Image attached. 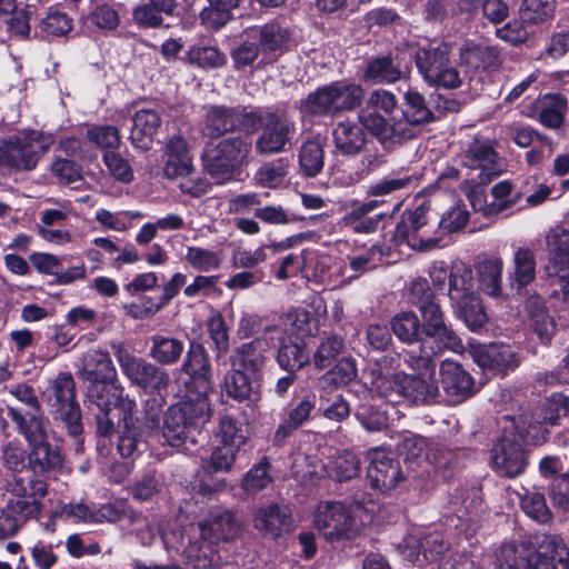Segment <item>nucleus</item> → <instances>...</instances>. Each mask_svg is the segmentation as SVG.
I'll use <instances>...</instances> for the list:
<instances>
[{
    "label": "nucleus",
    "instance_id": "1",
    "mask_svg": "<svg viewBox=\"0 0 569 569\" xmlns=\"http://www.w3.org/2000/svg\"><path fill=\"white\" fill-rule=\"evenodd\" d=\"M3 490L9 498L0 508V537L14 535L29 519L37 518L42 508V499L48 493V483L31 475L10 473L4 479Z\"/></svg>",
    "mask_w": 569,
    "mask_h": 569
},
{
    "label": "nucleus",
    "instance_id": "2",
    "mask_svg": "<svg viewBox=\"0 0 569 569\" xmlns=\"http://www.w3.org/2000/svg\"><path fill=\"white\" fill-rule=\"evenodd\" d=\"M420 326L422 330L421 345H416L409 351V361L422 367L431 363L432 357H437L445 349L457 351L462 348L461 339L450 325L445 321V313L437 301L422 305Z\"/></svg>",
    "mask_w": 569,
    "mask_h": 569
},
{
    "label": "nucleus",
    "instance_id": "3",
    "mask_svg": "<svg viewBox=\"0 0 569 569\" xmlns=\"http://www.w3.org/2000/svg\"><path fill=\"white\" fill-rule=\"evenodd\" d=\"M211 409L206 397L188 399L170 406L163 412L161 435L164 443L180 449L188 441L194 442L193 432L210 419Z\"/></svg>",
    "mask_w": 569,
    "mask_h": 569
},
{
    "label": "nucleus",
    "instance_id": "4",
    "mask_svg": "<svg viewBox=\"0 0 569 569\" xmlns=\"http://www.w3.org/2000/svg\"><path fill=\"white\" fill-rule=\"evenodd\" d=\"M365 90L361 84L339 80L317 88L300 101L303 114L316 117H337L361 106Z\"/></svg>",
    "mask_w": 569,
    "mask_h": 569
},
{
    "label": "nucleus",
    "instance_id": "5",
    "mask_svg": "<svg viewBox=\"0 0 569 569\" xmlns=\"http://www.w3.org/2000/svg\"><path fill=\"white\" fill-rule=\"evenodd\" d=\"M114 381L89 382L86 387L84 402L96 418L97 435L104 438L111 437L116 431L111 411L118 408L122 415H130L134 412L137 406L136 401L130 399L124 389Z\"/></svg>",
    "mask_w": 569,
    "mask_h": 569
},
{
    "label": "nucleus",
    "instance_id": "6",
    "mask_svg": "<svg viewBox=\"0 0 569 569\" xmlns=\"http://www.w3.org/2000/svg\"><path fill=\"white\" fill-rule=\"evenodd\" d=\"M252 141L248 137L234 136L208 146L203 152V168L218 183L237 179L248 163Z\"/></svg>",
    "mask_w": 569,
    "mask_h": 569
},
{
    "label": "nucleus",
    "instance_id": "7",
    "mask_svg": "<svg viewBox=\"0 0 569 569\" xmlns=\"http://www.w3.org/2000/svg\"><path fill=\"white\" fill-rule=\"evenodd\" d=\"M451 52L450 42L437 40L415 50L412 58L416 67L429 87L446 90H456L461 87L462 79L451 61Z\"/></svg>",
    "mask_w": 569,
    "mask_h": 569
},
{
    "label": "nucleus",
    "instance_id": "8",
    "mask_svg": "<svg viewBox=\"0 0 569 569\" xmlns=\"http://www.w3.org/2000/svg\"><path fill=\"white\" fill-rule=\"evenodd\" d=\"M462 163L479 171L476 178L466 180L462 187L472 207L476 208L475 198L482 192V187L506 171L507 163L496 151L495 141L481 137L468 143L462 152Z\"/></svg>",
    "mask_w": 569,
    "mask_h": 569
},
{
    "label": "nucleus",
    "instance_id": "9",
    "mask_svg": "<svg viewBox=\"0 0 569 569\" xmlns=\"http://www.w3.org/2000/svg\"><path fill=\"white\" fill-rule=\"evenodd\" d=\"M52 396L49 398V407L52 419L67 430V433L76 440V452H82L83 432L80 406L76 399V381L70 372H59L51 381Z\"/></svg>",
    "mask_w": 569,
    "mask_h": 569
},
{
    "label": "nucleus",
    "instance_id": "10",
    "mask_svg": "<svg viewBox=\"0 0 569 569\" xmlns=\"http://www.w3.org/2000/svg\"><path fill=\"white\" fill-rule=\"evenodd\" d=\"M312 525L332 548H343L360 535L351 511L339 501H321L312 515Z\"/></svg>",
    "mask_w": 569,
    "mask_h": 569
},
{
    "label": "nucleus",
    "instance_id": "11",
    "mask_svg": "<svg viewBox=\"0 0 569 569\" xmlns=\"http://www.w3.org/2000/svg\"><path fill=\"white\" fill-rule=\"evenodd\" d=\"M54 143L51 133L30 130L11 136L0 143L3 166L16 171H31Z\"/></svg>",
    "mask_w": 569,
    "mask_h": 569
},
{
    "label": "nucleus",
    "instance_id": "12",
    "mask_svg": "<svg viewBox=\"0 0 569 569\" xmlns=\"http://www.w3.org/2000/svg\"><path fill=\"white\" fill-rule=\"evenodd\" d=\"M430 202H422L411 211H406L397 223L393 238L407 243L415 250H429L438 246L441 237L436 226L429 218Z\"/></svg>",
    "mask_w": 569,
    "mask_h": 569
},
{
    "label": "nucleus",
    "instance_id": "13",
    "mask_svg": "<svg viewBox=\"0 0 569 569\" xmlns=\"http://www.w3.org/2000/svg\"><path fill=\"white\" fill-rule=\"evenodd\" d=\"M123 375L132 385L152 392L166 390L170 383L169 373L158 363L149 362L143 358L133 356L122 343H112Z\"/></svg>",
    "mask_w": 569,
    "mask_h": 569
},
{
    "label": "nucleus",
    "instance_id": "14",
    "mask_svg": "<svg viewBox=\"0 0 569 569\" xmlns=\"http://www.w3.org/2000/svg\"><path fill=\"white\" fill-rule=\"evenodd\" d=\"M496 471L505 477L521 475L528 465L527 452L513 435L502 436L491 449Z\"/></svg>",
    "mask_w": 569,
    "mask_h": 569
},
{
    "label": "nucleus",
    "instance_id": "15",
    "mask_svg": "<svg viewBox=\"0 0 569 569\" xmlns=\"http://www.w3.org/2000/svg\"><path fill=\"white\" fill-rule=\"evenodd\" d=\"M295 134V123L276 112L262 128L256 141V151L264 157L286 151L290 148Z\"/></svg>",
    "mask_w": 569,
    "mask_h": 569
},
{
    "label": "nucleus",
    "instance_id": "16",
    "mask_svg": "<svg viewBox=\"0 0 569 569\" xmlns=\"http://www.w3.org/2000/svg\"><path fill=\"white\" fill-rule=\"evenodd\" d=\"M200 537L210 543L232 541L241 536L242 521L230 510L216 509L199 523Z\"/></svg>",
    "mask_w": 569,
    "mask_h": 569
},
{
    "label": "nucleus",
    "instance_id": "17",
    "mask_svg": "<svg viewBox=\"0 0 569 569\" xmlns=\"http://www.w3.org/2000/svg\"><path fill=\"white\" fill-rule=\"evenodd\" d=\"M437 357H432V365L429 368L416 369L408 367L415 375L405 372L403 399L413 403H429L437 400L439 386L436 379Z\"/></svg>",
    "mask_w": 569,
    "mask_h": 569
},
{
    "label": "nucleus",
    "instance_id": "18",
    "mask_svg": "<svg viewBox=\"0 0 569 569\" xmlns=\"http://www.w3.org/2000/svg\"><path fill=\"white\" fill-rule=\"evenodd\" d=\"M367 477L372 488L386 492L392 490L402 480L399 460L388 456L383 450L373 449L368 453Z\"/></svg>",
    "mask_w": 569,
    "mask_h": 569
},
{
    "label": "nucleus",
    "instance_id": "19",
    "mask_svg": "<svg viewBox=\"0 0 569 569\" xmlns=\"http://www.w3.org/2000/svg\"><path fill=\"white\" fill-rule=\"evenodd\" d=\"M409 72V67L401 63L400 56L389 52L385 56L369 58L362 79L373 84H393L406 79Z\"/></svg>",
    "mask_w": 569,
    "mask_h": 569
},
{
    "label": "nucleus",
    "instance_id": "20",
    "mask_svg": "<svg viewBox=\"0 0 569 569\" xmlns=\"http://www.w3.org/2000/svg\"><path fill=\"white\" fill-rule=\"evenodd\" d=\"M246 34L256 40L261 53L273 56L286 52L291 38L290 30L276 20L249 27L246 29Z\"/></svg>",
    "mask_w": 569,
    "mask_h": 569
},
{
    "label": "nucleus",
    "instance_id": "21",
    "mask_svg": "<svg viewBox=\"0 0 569 569\" xmlns=\"http://www.w3.org/2000/svg\"><path fill=\"white\" fill-rule=\"evenodd\" d=\"M269 342L264 337H258L249 342L241 343L236 347L230 355V365L242 371L254 375L259 378L262 376V369L267 361V352Z\"/></svg>",
    "mask_w": 569,
    "mask_h": 569
},
{
    "label": "nucleus",
    "instance_id": "22",
    "mask_svg": "<svg viewBox=\"0 0 569 569\" xmlns=\"http://www.w3.org/2000/svg\"><path fill=\"white\" fill-rule=\"evenodd\" d=\"M473 359L483 370L506 376L519 366L517 353L510 346L492 343L473 351Z\"/></svg>",
    "mask_w": 569,
    "mask_h": 569
},
{
    "label": "nucleus",
    "instance_id": "23",
    "mask_svg": "<svg viewBox=\"0 0 569 569\" xmlns=\"http://www.w3.org/2000/svg\"><path fill=\"white\" fill-rule=\"evenodd\" d=\"M440 377L443 391L453 402H461L475 393L473 378L456 361H442Z\"/></svg>",
    "mask_w": 569,
    "mask_h": 569
},
{
    "label": "nucleus",
    "instance_id": "24",
    "mask_svg": "<svg viewBox=\"0 0 569 569\" xmlns=\"http://www.w3.org/2000/svg\"><path fill=\"white\" fill-rule=\"evenodd\" d=\"M390 329L393 335L406 345V348L402 351L403 362L407 367H413L416 369L429 368L431 363H427V366L422 367V365L418 367L416 363H411L409 361V351L416 345H421L422 341V330L420 326V319L413 311H402L397 313L390 321Z\"/></svg>",
    "mask_w": 569,
    "mask_h": 569
},
{
    "label": "nucleus",
    "instance_id": "25",
    "mask_svg": "<svg viewBox=\"0 0 569 569\" xmlns=\"http://www.w3.org/2000/svg\"><path fill=\"white\" fill-rule=\"evenodd\" d=\"M7 416L14 422L17 431L24 437L28 447L49 439V420L42 410L23 413L14 407L7 406Z\"/></svg>",
    "mask_w": 569,
    "mask_h": 569
},
{
    "label": "nucleus",
    "instance_id": "26",
    "mask_svg": "<svg viewBox=\"0 0 569 569\" xmlns=\"http://www.w3.org/2000/svg\"><path fill=\"white\" fill-rule=\"evenodd\" d=\"M291 523V511L284 505L271 502L260 506L253 517V527L264 537L279 538Z\"/></svg>",
    "mask_w": 569,
    "mask_h": 569
},
{
    "label": "nucleus",
    "instance_id": "27",
    "mask_svg": "<svg viewBox=\"0 0 569 569\" xmlns=\"http://www.w3.org/2000/svg\"><path fill=\"white\" fill-rule=\"evenodd\" d=\"M448 277V297L450 303L459 302L463 298L475 293L472 270L467 264L459 262L451 266L449 273L443 267L431 273L433 282H442Z\"/></svg>",
    "mask_w": 569,
    "mask_h": 569
},
{
    "label": "nucleus",
    "instance_id": "28",
    "mask_svg": "<svg viewBox=\"0 0 569 569\" xmlns=\"http://www.w3.org/2000/svg\"><path fill=\"white\" fill-rule=\"evenodd\" d=\"M540 541L536 548L530 542L505 543L500 547L497 560L500 569H538Z\"/></svg>",
    "mask_w": 569,
    "mask_h": 569
},
{
    "label": "nucleus",
    "instance_id": "29",
    "mask_svg": "<svg viewBox=\"0 0 569 569\" xmlns=\"http://www.w3.org/2000/svg\"><path fill=\"white\" fill-rule=\"evenodd\" d=\"M332 137L336 150L343 157H357L368 144L366 131L358 122L349 119L337 123Z\"/></svg>",
    "mask_w": 569,
    "mask_h": 569
},
{
    "label": "nucleus",
    "instance_id": "30",
    "mask_svg": "<svg viewBox=\"0 0 569 569\" xmlns=\"http://www.w3.org/2000/svg\"><path fill=\"white\" fill-rule=\"evenodd\" d=\"M81 378L87 382H101L117 379V369L108 351L88 349L81 359Z\"/></svg>",
    "mask_w": 569,
    "mask_h": 569
},
{
    "label": "nucleus",
    "instance_id": "31",
    "mask_svg": "<svg viewBox=\"0 0 569 569\" xmlns=\"http://www.w3.org/2000/svg\"><path fill=\"white\" fill-rule=\"evenodd\" d=\"M459 63L472 70H489L501 63V53L496 46L469 40L459 49Z\"/></svg>",
    "mask_w": 569,
    "mask_h": 569
},
{
    "label": "nucleus",
    "instance_id": "32",
    "mask_svg": "<svg viewBox=\"0 0 569 569\" xmlns=\"http://www.w3.org/2000/svg\"><path fill=\"white\" fill-rule=\"evenodd\" d=\"M123 426L119 433L117 449L123 458H133L147 447L149 430L133 413L123 415Z\"/></svg>",
    "mask_w": 569,
    "mask_h": 569
},
{
    "label": "nucleus",
    "instance_id": "33",
    "mask_svg": "<svg viewBox=\"0 0 569 569\" xmlns=\"http://www.w3.org/2000/svg\"><path fill=\"white\" fill-rule=\"evenodd\" d=\"M239 107L214 104L207 110L202 132L208 138L218 139L236 131L239 128Z\"/></svg>",
    "mask_w": 569,
    "mask_h": 569
},
{
    "label": "nucleus",
    "instance_id": "34",
    "mask_svg": "<svg viewBox=\"0 0 569 569\" xmlns=\"http://www.w3.org/2000/svg\"><path fill=\"white\" fill-rule=\"evenodd\" d=\"M132 122L130 132L132 146L143 151L151 149L154 136L161 124L159 112L153 109H140L134 113Z\"/></svg>",
    "mask_w": 569,
    "mask_h": 569
},
{
    "label": "nucleus",
    "instance_id": "35",
    "mask_svg": "<svg viewBox=\"0 0 569 569\" xmlns=\"http://www.w3.org/2000/svg\"><path fill=\"white\" fill-rule=\"evenodd\" d=\"M526 309L530 329L542 345H548L557 331L555 318L549 313L540 297L529 298Z\"/></svg>",
    "mask_w": 569,
    "mask_h": 569
},
{
    "label": "nucleus",
    "instance_id": "36",
    "mask_svg": "<svg viewBox=\"0 0 569 569\" xmlns=\"http://www.w3.org/2000/svg\"><path fill=\"white\" fill-rule=\"evenodd\" d=\"M186 351L184 342L173 336L156 333L150 337V358L161 366L178 363Z\"/></svg>",
    "mask_w": 569,
    "mask_h": 569
},
{
    "label": "nucleus",
    "instance_id": "37",
    "mask_svg": "<svg viewBox=\"0 0 569 569\" xmlns=\"http://www.w3.org/2000/svg\"><path fill=\"white\" fill-rule=\"evenodd\" d=\"M538 569H569V550L562 538L545 535L540 540Z\"/></svg>",
    "mask_w": 569,
    "mask_h": 569
},
{
    "label": "nucleus",
    "instance_id": "38",
    "mask_svg": "<svg viewBox=\"0 0 569 569\" xmlns=\"http://www.w3.org/2000/svg\"><path fill=\"white\" fill-rule=\"evenodd\" d=\"M502 270L503 261L500 257H488L477 263L479 287L486 295L493 298L503 296Z\"/></svg>",
    "mask_w": 569,
    "mask_h": 569
},
{
    "label": "nucleus",
    "instance_id": "39",
    "mask_svg": "<svg viewBox=\"0 0 569 569\" xmlns=\"http://www.w3.org/2000/svg\"><path fill=\"white\" fill-rule=\"evenodd\" d=\"M535 279L536 258L533 251L528 248H518L513 253L512 269L508 274L510 287L520 292Z\"/></svg>",
    "mask_w": 569,
    "mask_h": 569
},
{
    "label": "nucleus",
    "instance_id": "40",
    "mask_svg": "<svg viewBox=\"0 0 569 569\" xmlns=\"http://www.w3.org/2000/svg\"><path fill=\"white\" fill-rule=\"evenodd\" d=\"M277 352L278 366L287 372H298L310 361L309 352L299 339L280 338Z\"/></svg>",
    "mask_w": 569,
    "mask_h": 569
},
{
    "label": "nucleus",
    "instance_id": "41",
    "mask_svg": "<svg viewBox=\"0 0 569 569\" xmlns=\"http://www.w3.org/2000/svg\"><path fill=\"white\" fill-rule=\"evenodd\" d=\"M29 467L34 473L60 469L63 463L60 449L50 443L49 439L29 447Z\"/></svg>",
    "mask_w": 569,
    "mask_h": 569
},
{
    "label": "nucleus",
    "instance_id": "42",
    "mask_svg": "<svg viewBox=\"0 0 569 569\" xmlns=\"http://www.w3.org/2000/svg\"><path fill=\"white\" fill-rule=\"evenodd\" d=\"M181 365V371L194 380L211 382V363L206 348L198 342H191Z\"/></svg>",
    "mask_w": 569,
    "mask_h": 569
},
{
    "label": "nucleus",
    "instance_id": "43",
    "mask_svg": "<svg viewBox=\"0 0 569 569\" xmlns=\"http://www.w3.org/2000/svg\"><path fill=\"white\" fill-rule=\"evenodd\" d=\"M260 379L247 371L231 367L224 376L223 389L228 397L242 402L250 400L257 393L256 387Z\"/></svg>",
    "mask_w": 569,
    "mask_h": 569
},
{
    "label": "nucleus",
    "instance_id": "44",
    "mask_svg": "<svg viewBox=\"0 0 569 569\" xmlns=\"http://www.w3.org/2000/svg\"><path fill=\"white\" fill-rule=\"evenodd\" d=\"M371 391L389 402H399L403 399L405 372L399 371L392 375L382 373L381 369L371 371Z\"/></svg>",
    "mask_w": 569,
    "mask_h": 569
},
{
    "label": "nucleus",
    "instance_id": "45",
    "mask_svg": "<svg viewBox=\"0 0 569 569\" xmlns=\"http://www.w3.org/2000/svg\"><path fill=\"white\" fill-rule=\"evenodd\" d=\"M513 186L509 180H502L496 183L490 192L493 197L495 201L482 206L480 198L483 194V191L479 193L475 200H476V208L475 210H482L486 216L491 214H498L512 206H515L519 199L520 193L512 194Z\"/></svg>",
    "mask_w": 569,
    "mask_h": 569
},
{
    "label": "nucleus",
    "instance_id": "46",
    "mask_svg": "<svg viewBox=\"0 0 569 569\" xmlns=\"http://www.w3.org/2000/svg\"><path fill=\"white\" fill-rule=\"evenodd\" d=\"M453 313L461 319L471 331H477L487 321V315L479 296L475 292L459 302L451 305Z\"/></svg>",
    "mask_w": 569,
    "mask_h": 569
},
{
    "label": "nucleus",
    "instance_id": "47",
    "mask_svg": "<svg viewBox=\"0 0 569 569\" xmlns=\"http://www.w3.org/2000/svg\"><path fill=\"white\" fill-rule=\"evenodd\" d=\"M401 113L408 117L411 122L422 127L436 120L433 111L428 107L425 97L417 90L409 89L403 94Z\"/></svg>",
    "mask_w": 569,
    "mask_h": 569
},
{
    "label": "nucleus",
    "instance_id": "48",
    "mask_svg": "<svg viewBox=\"0 0 569 569\" xmlns=\"http://www.w3.org/2000/svg\"><path fill=\"white\" fill-rule=\"evenodd\" d=\"M326 475L337 481H348L360 471V459L351 451L337 452L326 467Z\"/></svg>",
    "mask_w": 569,
    "mask_h": 569
},
{
    "label": "nucleus",
    "instance_id": "49",
    "mask_svg": "<svg viewBox=\"0 0 569 569\" xmlns=\"http://www.w3.org/2000/svg\"><path fill=\"white\" fill-rule=\"evenodd\" d=\"M567 109L566 97L560 93L546 94L540 103L539 120L545 127L557 129L563 123Z\"/></svg>",
    "mask_w": 569,
    "mask_h": 569
},
{
    "label": "nucleus",
    "instance_id": "50",
    "mask_svg": "<svg viewBox=\"0 0 569 569\" xmlns=\"http://www.w3.org/2000/svg\"><path fill=\"white\" fill-rule=\"evenodd\" d=\"M549 246V261L556 271H569V231L556 229L547 238Z\"/></svg>",
    "mask_w": 569,
    "mask_h": 569
},
{
    "label": "nucleus",
    "instance_id": "51",
    "mask_svg": "<svg viewBox=\"0 0 569 569\" xmlns=\"http://www.w3.org/2000/svg\"><path fill=\"white\" fill-rule=\"evenodd\" d=\"M241 0H208L209 7L200 12L203 24L211 29H220L232 19V11Z\"/></svg>",
    "mask_w": 569,
    "mask_h": 569
},
{
    "label": "nucleus",
    "instance_id": "52",
    "mask_svg": "<svg viewBox=\"0 0 569 569\" xmlns=\"http://www.w3.org/2000/svg\"><path fill=\"white\" fill-rule=\"evenodd\" d=\"M346 352V343L341 336L330 335L322 339L313 353V362L318 369L332 366Z\"/></svg>",
    "mask_w": 569,
    "mask_h": 569
},
{
    "label": "nucleus",
    "instance_id": "53",
    "mask_svg": "<svg viewBox=\"0 0 569 569\" xmlns=\"http://www.w3.org/2000/svg\"><path fill=\"white\" fill-rule=\"evenodd\" d=\"M555 0H523L519 9L522 24L533 26L548 21L555 13Z\"/></svg>",
    "mask_w": 569,
    "mask_h": 569
},
{
    "label": "nucleus",
    "instance_id": "54",
    "mask_svg": "<svg viewBox=\"0 0 569 569\" xmlns=\"http://www.w3.org/2000/svg\"><path fill=\"white\" fill-rule=\"evenodd\" d=\"M299 164L307 177H316L321 172L325 164V152L320 141L308 140L301 146Z\"/></svg>",
    "mask_w": 569,
    "mask_h": 569
},
{
    "label": "nucleus",
    "instance_id": "55",
    "mask_svg": "<svg viewBox=\"0 0 569 569\" xmlns=\"http://www.w3.org/2000/svg\"><path fill=\"white\" fill-rule=\"evenodd\" d=\"M415 180L416 177L407 172L390 174L371 183L367 190V194L369 197H388L396 192L410 189Z\"/></svg>",
    "mask_w": 569,
    "mask_h": 569
},
{
    "label": "nucleus",
    "instance_id": "56",
    "mask_svg": "<svg viewBox=\"0 0 569 569\" xmlns=\"http://www.w3.org/2000/svg\"><path fill=\"white\" fill-rule=\"evenodd\" d=\"M176 8L172 6L162 8L159 1L149 0V2L137 7L133 10V20L137 24L144 28H157L163 26V14L173 16Z\"/></svg>",
    "mask_w": 569,
    "mask_h": 569
},
{
    "label": "nucleus",
    "instance_id": "57",
    "mask_svg": "<svg viewBox=\"0 0 569 569\" xmlns=\"http://www.w3.org/2000/svg\"><path fill=\"white\" fill-rule=\"evenodd\" d=\"M184 260L192 269L200 272L216 271L222 264L219 252L194 246L186 248Z\"/></svg>",
    "mask_w": 569,
    "mask_h": 569
},
{
    "label": "nucleus",
    "instance_id": "58",
    "mask_svg": "<svg viewBox=\"0 0 569 569\" xmlns=\"http://www.w3.org/2000/svg\"><path fill=\"white\" fill-rule=\"evenodd\" d=\"M207 331L214 347L216 359L224 357L230 348L229 329L219 311L213 312L208 319Z\"/></svg>",
    "mask_w": 569,
    "mask_h": 569
},
{
    "label": "nucleus",
    "instance_id": "59",
    "mask_svg": "<svg viewBox=\"0 0 569 569\" xmlns=\"http://www.w3.org/2000/svg\"><path fill=\"white\" fill-rule=\"evenodd\" d=\"M270 462L267 457H262L253 465L242 479V489L250 495H254L271 483Z\"/></svg>",
    "mask_w": 569,
    "mask_h": 569
},
{
    "label": "nucleus",
    "instance_id": "60",
    "mask_svg": "<svg viewBox=\"0 0 569 569\" xmlns=\"http://www.w3.org/2000/svg\"><path fill=\"white\" fill-rule=\"evenodd\" d=\"M163 486L162 473L149 471L133 483L131 495L138 501H150L162 491Z\"/></svg>",
    "mask_w": 569,
    "mask_h": 569
},
{
    "label": "nucleus",
    "instance_id": "61",
    "mask_svg": "<svg viewBox=\"0 0 569 569\" xmlns=\"http://www.w3.org/2000/svg\"><path fill=\"white\" fill-rule=\"evenodd\" d=\"M289 160L279 158L263 163L256 172L259 184L268 188H277L288 174Z\"/></svg>",
    "mask_w": 569,
    "mask_h": 569
},
{
    "label": "nucleus",
    "instance_id": "62",
    "mask_svg": "<svg viewBox=\"0 0 569 569\" xmlns=\"http://www.w3.org/2000/svg\"><path fill=\"white\" fill-rule=\"evenodd\" d=\"M389 122L387 118L378 111L370 108H362L358 112V123L362 127L363 131L367 130L371 136L377 138L381 143H387Z\"/></svg>",
    "mask_w": 569,
    "mask_h": 569
},
{
    "label": "nucleus",
    "instance_id": "63",
    "mask_svg": "<svg viewBox=\"0 0 569 569\" xmlns=\"http://www.w3.org/2000/svg\"><path fill=\"white\" fill-rule=\"evenodd\" d=\"M420 126L401 113L400 117H392L389 122L387 143L402 144L416 138L420 132Z\"/></svg>",
    "mask_w": 569,
    "mask_h": 569
},
{
    "label": "nucleus",
    "instance_id": "64",
    "mask_svg": "<svg viewBox=\"0 0 569 569\" xmlns=\"http://www.w3.org/2000/svg\"><path fill=\"white\" fill-rule=\"evenodd\" d=\"M355 417L369 432L381 431L388 426L386 411L370 403L360 405L355 412Z\"/></svg>",
    "mask_w": 569,
    "mask_h": 569
}]
</instances>
